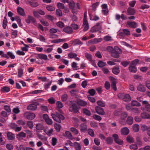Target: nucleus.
Masks as SVG:
<instances>
[{
  "mask_svg": "<svg viewBox=\"0 0 150 150\" xmlns=\"http://www.w3.org/2000/svg\"><path fill=\"white\" fill-rule=\"evenodd\" d=\"M126 140L127 142L129 143H132L134 142L133 138L130 136H128L127 137Z\"/></svg>",
  "mask_w": 150,
  "mask_h": 150,
  "instance_id": "nucleus-41",
  "label": "nucleus"
},
{
  "mask_svg": "<svg viewBox=\"0 0 150 150\" xmlns=\"http://www.w3.org/2000/svg\"><path fill=\"white\" fill-rule=\"evenodd\" d=\"M118 97L119 98L123 100L125 102L130 101L131 100V98L128 94L120 93L118 95Z\"/></svg>",
  "mask_w": 150,
  "mask_h": 150,
  "instance_id": "nucleus-3",
  "label": "nucleus"
},
{
  "mask_svg": "<svg viewBox=\"0 0 150 150\" xmlns=\"http://www.w3.org/2000/svg\"><path fill=\"white\" fill-rule=\"evenodd\" d=\"M132 127L133 130L134 132H138L139 131L140 127L138 124H134Z\"/></svg>",
  "mask_w": 150,
  "mask_h": 150,
  "instance_id": "nucleus-29",
  "label": "nucleus"
},
{
  "mask_svg": "<svg viewBox=\"0 0 150 150\" xmlns=\"http://www.w3.org/2000/svg\"><path fill=\"white\" fill-rule=\"evenodd\" d=\"M131 104L133 106H140L141 105L140 103L136 100H132L131 102Z\"/></svg>",
  "mask_w": 150,
  "mask_h": 150,
  "instance_id": "nucleus-34",
  "label": "nucleus"
},
{
  "mask_svg": "<svg viewBox=\"0 0 150 150\" xmlns=\"http://www.w3.org/2000/svg\"><path fill=\"white\" fill-rule=\"evenodd\" d=\"M120 115V118L121 120H125L128 114L126 112H122Z\"/></svg>",
  "mask_w": 150,
  "mask_h": 150,
  "instance_id": "nucleus-36",
  "label": "nucleus"
},
{
  "mask_svg": "<svg viewBox=\"0 0 150 150\" xmlns=\"http://www.w3.org/2000/svg\"><path fill=\"white\" fill-rule=\"evenodd\" d=\"M73 42H74V46H75L76 45H82L83 44V43L80 40L78 39H76L73 40V41H72Z\"/></svg>",
  "mask_w": 150,
  "mask_h": 150,
  "instance_id": "nucleus-26",
  "label": "nucleus"
},
{
  "mask_svg": "<svg viewBox=\"0 0 150 150\" xmlns=\"http://www.w3.org/2000/svg\"><path fill=\"white\" fill-rule=\"evenodd\" d=\"M97 64L99 67L103 68V67L107 65V64L105 62L100 61L98 62Z\"/></svg>",
  "mask_w": 150,
  "mask_h": 150,
  "instance_id": "nucleus-27",
  "label": "nucleus"
},
{
  "mask_svg": "<svg viewBox=\"0 0 150 150\" xmlns=\"http://www.w3.org/2000/svg\"><path fill=\"white\" fill-rule=\"evenodd\" d=\"M54 127L57 132H59L60 131L61 128V126L60 125L55 123L54 125Z\"/></svg>",
  "mask_w": 150,
  "mask_h": 150,
  "instance_id": "nucleus-37",
  "label": "nucleus"
},
{
  "mask_svg": "<svg viewBox=\"0 0 150 150\" xmlns=\"http://www.w3.org/2000/svg\"><path fill=\"white\" fill-rule=\"evenodd\" d=\"M127 123L129 125H132L133 122V119L131 116H129L126 121Z\"/></svg>",
  "mask_w": 150,
  "mask_h": 150,
  "instance_id": "nucleus-22",
  "label": "nucleus"
},
{
  "mask_svg": "<svg viewBox=\"0 0 150 150\" xmlns=\"http://www.w3.org/2000/svg\"><path fill=\"white\" fill-rule=\"evenodd\" d=\"M56 13L57 16L61 17L62 16V11L59 8L56 10Z\"/></svg>",
  "mask_w": 150,
  "mask_h": 150,
  "instance_id": "nucleus-43",
  "label": "nucleus"
},
{
  "mask_svg": "<svg viewBox=\"0 0 150 150\" xmlns=\"http://www.w3.org/2000/svg\"><path fill=\"white\" fill-rule=\"evenodd\" d=\"M26 22L28 24H30L31 22L33 24L36 22V19L32 16L30 15H28V18L25 20Z\"/></svg>",
  "mask_w": 150,
  "mask_h": 150,
  "instance_id": "nucleus-8",
  "label": "nucleus"
},
{
  "mask_svg": "<svg viewBox=\"0 0 150 150\" xmlns=\"http://www.w3.org/2000/svg\"><path fill=\"white\" fill-rule=\"evenodd\" d=\"M70 131L75 134H77L79 132L78 130L76 128L73 127H71Z\"/></svg>",
  "mask_w": 150,
  "mask_h": 150,
  "instance_id": "nucleus-61",
  "label": "nucleus"
},
{
  "mask_svg": "<svg viewBox=\"0 0 150 150\" xmlns=\"http://www.w3.org/2000/svg\"><path fill=\"white\" fill-rule=\"evenodd\" d=\"M122 53L121 49L118 47L115 46L114 50L111 52V56L115 58H118L120 57V54Z\"/></svg>",
  "mask_w": 150,
  "mask_h": 150,
  "instance_id": "nucleus-1",
  "label": "nucleus"
},
{
  "mask_svg": "<svg viewBox=\"0 0 150 150\" xmlns=\"http://www.w3.org/2000/svg\"><path fill=\"white\" fill-rule=\"evenodd\" d=\"M111 87L113 89L116 91L117 90L116 87V82L115 81H113L111 83Z\"/></svg>",
  "mask_w": 150,
  "mask_h": 150,
  "instance_id": "nucleus-47",
  "label": "nucleus"
},
{
  "mask_svg": "<svg viewBox=\"0 0 150 150\" xmlns=\"http://www.w3.org/2000/svg\"><path fill=\"white\" fill-rule=\"evenodd\" d=\"M35 117V115L33 113H29L26 116L27 118L29 120H32Z\"/></svg>",
  "mask_w": 150,
  "mask_h": 150,
  "instance_id": "nucleus-28",
  "label": "nucleus"
},
{
  "mask_svg": "<svg viewBox=\"0 0 150 150\" xmlns=\"http://www.w3.org/2000/svg\"><path fill=\"white\" fill-rule=\"evenodd\" d=\"M137 90L141 92H144L146 91V88L144 85L139 83L137 87Z\"/></svg>",
  "mask_w": 150,
  "mask_h": 150,
  "instance_id": "nucleus-14",
  "label": "nucleus"
},
{
  "mask_svg": "<svg viewBox=\"0 0 150 150\" xmlns=\"http://www.w3.org/2000/svg\"><path fill=\"white\" fill-rule=\"evenodd\" d=\"M65 136H66L70 140H72L73 139L72 135L71 132L69 131H66L65 132Z\"/></svg>",
  "mask_w": 150,
  "mask_h": 150,
  "instance_id": "nucleus-30",
  "label": "nucleus"
},
{
  "mask_svg": "<svg viewBox=\"0 0 150 150\" xmlns=\"http://www.w3.org/2000/svg\"><path fill=\"white\" fill-rule=\"evenodd\" d=\"M139 62V60L138 59H136L132 61L130 65H132L133 66H135L138 64Z\"/></svg>",
  "mask_w": 150,
  "mask_h": 150,
  "instance_id": "nucleus-46",
  "label": "nucleus"
},
{
  "mask_svg": "<svg viewBox=\"0 0 150 150\" xmlns=\"http://www.w3.org/2000/svg\"><path fill=\"white\" fill-rule=\"evenodd\" d=\"M88 134L91 136L93 137L94 136V131L92 129L89 128L88 129Z\"/></svg>",
  "mask_w": 150,
  "mask_h": 150,
  "instance_id": "nucleus-57",
  "label": "nucleus"
},
{
  "mask_svg": "<svg viewBox=\"0 0 150 150\" xmlns=\"http://www.w3.org/2000/svg\"><path fill=\"white\" fill-rule=\"evenodd\" d=\"M8 21H7V19L6 16H5L4 18V19L3 22L2 26L4 29H5L6 26L7 25Z\"/></svg>",
  "mask_w": 150,
  "mask_h": 150,
  "instance_id": "nucleus-35",
  "label": "nucleus"
},
{
  "mask_svg": "<svg viewBox=\"0 0 150 150\" xmlns=\"http://www.w3.org/2000/svg\"><path fill=\"white\" fill-rule=\"evenodd\" d=\"M66 39H58L52 40L51 42L52 43H59L63 42H65L66 41Z\"/></svg>",
  "mask_w": 150,
  "mask_h": 150,
  "instance_id": "nucleus-32",
  "label": "nucleus"
},
{
  "mask_svg": "<svg viewBox=\"0 0 150 150\" xmlns=\"http://www.w3.org/2000/svg\"><path fill=\"white\" fill-rule=\"evenodd\" d=\"M51 116L54 121L59 123H61V120H63L65 118L63 115L60 114L58 112H56L55 114L52 113Z\"/></svg>",
  "mask_w": 150,
  "mask_h": 150,
  "instance_id": "nucleus-2",
  "label": "nucleus"
},
{
  "mask_svg": "<svg viewBox=\"0 0 150 150\" xmlns=\"http://www.w3.org/2000/svg\"><path fill=\"white\" fill-rule=\"evenodd\" d=\"M7 136L8 139L10 140H13L15 137L14 134L11 132H8L7 133Z\"/></svg>",
  "mask_w": 150,
  "mask_h": 150,
  "instance_id": "nucleus-20",
  "label": "nucleus"
},
{
  "mask_svg": "<svg viewBox=\"0 0 150 150\" xmlns=\"http://www.w3.org/2000/svg\"><path fill=\"white\" fill-rule=\"evenodd\" d=\"M104 86L105 88L107 90L110 89V83L108 81H106L104 84Z\"/></svg>",
  "mask_w": 150,
  "mask_h": 150,
  "instance_id": "nucleus-56",
  "label": "nucleus"
},
{
  "mask_svg": "<svg viewBox=\"0 0 150 150\" xmlns=\"http://www.w3.org/2000/svg\"><path fill=\"white\" fill-rule=\"evenodd\" d=\"M63 31L67 34H70L72 33L73 30L71 27L67 26L63 29Z\"/></svg>",
  "mask_w": 150,
  "mask_h": 150,
  "instance_id": "nucleus-7",
  "label": "nucleus"
},
{
  "mask_svg": "<svg viewBox=\"0 0 150 150\" xmlns=\"http://www.w3.org/2000/svg\"><path fill=\"white\" fill-rule=\"evenodd\" d=\"M93 118L98 121H100L102 120V118L101 117L98 115H94L93 116Z\"/></svg>",
  "mask_w": 150,
  "mask_h": 150,
  "instance_id": "nucleus-52",
  "label": "nucleus"
},
{
  "mask_svg": "<svg viewBox=\"0 0 150 150\" xmlns=\"http://www.w3.org/2000/svg\"><path fill=\"white\" fill-rule=\"evenodd\" d=\"M121 132L122 135H127L129 132V130L128 128L125 127L121 129Z\"/></svg>",
  "mask_w": 150,
  "mask_h": 150,
  "instance_id": "nucleus-13",
  "label": "nucleus"
},
{
  "mask_svg": "<svg viewBox=\"0 0 150 150\" xmlns=\"http://www.w3.org/2000/svg\"><path fill=\"white\" fill-rule=\"evenodd\" d=\"M80 129L81 132H84L87 130V126L86 123H81L80 125Z\"/></svg>",
  "mask_w": 150,
  "mask_h": 150,
  "instance_id": "nucleus-18",
  "label": "nucleus"
},
{
  "mask_svg": "<svg viewBox=\"0 0 150 150\" xmlns=\"http://www.w3.org/2000/svg\"><path fill=\"white\" fill-rule=\"evenodd\" d=\"M82 112L84 114L88 116H90L91 115L90 111L86 108H83L82 109Z\"/></svg>",
  "mask_w": 150,
  "mask_h": 150,
  "instance_id": "nucleus-25",
  "label": "nucleus"
},
{
  "mask_svg": "<svg viewBox=\"0 0 150 150\" xmlns=\"http://www.w3.org/2000/svg\"><path fill=\"white\" fill-rule=\"evenodd\" d=\"M71 103V106H70L69 109V111L71 112H73L74 113H77L79 111L80 108L75 103L73 102L70 101Z\"/></svg>",
  "mask_w": 150,
  "mask_h": 150,
  "instance_id": "nucleus-4",
  "label": "nucleus"
},
{
  "mask_svg": "<svg viewBox=\"0 0 150 150\" xmlns=\"http://www.w3.org/2000/svg\"><path fill=\"white\" fill-rule=\"evenodd\" d=\"M75 148L76 150H81V146L80 144L77 142L74 143Z\"/></svg>",
  "mask_w": 150,
  "mask_h": 150,
  "instance_id": "nucleus-38",
  "label": "nucleus"
},
{
  "mask_svg": "<svg viewBox=\"0 0 150 150\" xmlns=\"http://www.w3.org/2000/svg\"><path fill=\"white\" fill-rule=\"evenodd\" d=\"M95 90L93 88L89 89L88 91V93L91 96H94L96 93Z\"/></svg>",
  "mask_w": 150,
  "mask_h": 150,
  "instance_id": "nucleus-50",
  "label": "nucleus"
},
{
  "mask_svg": "<svg viewBox=\"0 0 150 150\" xmlns=\"http://www.w3.org/2000/svg\"><path fill=\"white\" fill-rule=\"evenodd\" d=\"M85 56L86 57L89 61L92 60V55L89 53H86L85 54Z\"/></svg>",
  "mask_w": 150,
  "mask_h": 150,
  "instance_id": "nucleus-53",
  "label": "nucleus"
},
{
  "mask_svg": "<svg viewBox=\"0 0 150 150\" xmlns=\"http://www.w3.org/2000/svg\"><path fill=\"white\" fill-rule=\"evenodd\" d=\"M17 12L18 14L21 16H24L25 15V13L24 11V10L21 7H18Z\"/></svg>",
  "mask_w": 150,
  "mask_h": 150,
  "instance_id": "nucleus-12",
  "label": "nucleus"
},
{
  "mask_svg": "<svg viewBox=\"0 0 150 150\" xmlns=\"http://www.w3.org/2000/svg\"><path fill=\"white\" fill-rule=\"evenodd\" d=\"M23 74V70L21 68L18 69V77H21Z\"/></svg>",
  "mask_w": 150,
  "mask_h": 150,
  "instance_id": "nucleus-40",
  "label": "nucleus"
},
{
  "mask_svg": "<svg viewBox=\"0 0 150 150\" xmlns=\"http://www.w3.org/2000/svg\"><path fill=\"white\" fill-rule=\"evenodd\" d=\"M122 111L119 109H117L115 110L113 112V114L115 116H118L120 115Z\"/></svg>",
  "mask_w": 150,
  "mask_h": 150,
  "instance_id": "nucleus-31",
  "label": "nucleus"
},
{
  "mask_svg": "<svg viewBox=\"0 0 150 150\" xmlns=\"http://www.w3.org/2000/svg\"><path fill=\"white\" fill-rule=\"evenodd\" d=\"M102 28V27L101 25H100L98 28H97L96 26H94L91 28L90 30V31L92 33H93L99 31Z\"/></svg>",
  "mask_w": 150,
  "mask_h": 150,
  "instance_id": "nucleus-15",
  "label": "nucleus"
},
{
  "mask_svg": "<svg viewBox=\"0 0 150 150\" xmlns=\"http://www.w3.org/2000/svg\"><path fill=\"white\" fill-rule=\"evenodd\" d=\"M141 117L144 119H148L150 118V115L146 112H143L141 114Z\"/></svg>",
  "mask_w": 150,
  "mask_h": 150,
  "instance_id": "nucleus-23",
  "label": "nucleus"
},
{
  "mask_svg": "<svg viewBox=\"0 0 150 150\" xmlns=\"http://www.w3.org/2000/svg\"><path fill=\"white\" fill-rule=\"evenodd\" d=\"M97 105L100 107H105V105L104 103L102 101L99 100L97 101Z\"/></svg>",
  "mask_w": 150,
  "mask_h": 150,
  "instance_id": "nucleus-45",
  "label": "nucleus"
},
{
  "mask_svg": "<svg viewBox=\"0 0 150 150\" xmlns=\"http://www.w3.org/2000/svg\"><path fill=\"white\" fill-rule=\"evenodd\" d=\"M43 127L41 124H38L36 125V128L37 130H41L43 129Z\"/></svg>",
  "mask_w": 150,
  "mask_h": 150,
  "instance_id": "nucleus-51",
  "label": "nucleus"
},
{
  "mask_svg": "<svg viewBox=\"0 0 150 150\" xmlns=\"http://www.w3.org/2000/svg\"><path fill=\"white\" fill-rule=\"evenodd\" d=\"M128 70L131 72L134 73H136L137 71L136 66H133L131 65H129L128 67Z\"/></svg>",
  "mask_w": 150,
  "mask_h": 150,
  "instance_id": "nucleus-17",
  "label": "nucleus"
},
{
  "mask_svg": "<svg viewBox=\"0 0 150 150\" xmlns=\"http://www.w3.org/2000/svg\"><path fill=\"white\" fill-rule=\"evenodd\" d=\"M57 26L60 28H62L64 27V23L61 21H59L56 23Z\"/></svg>",
  "mask_w": 150,
  "mask_h": 150,
  "instance_id": "nucleus-62",
  "label": "nucleus"
},
{
  "mask_svg": "<svg viewBox=\"0 0 150 150\" xmlns=\"http://www.w3.org/2000/svg\"><path fill=\"white\" fill-rule=\"evenodd\" d=\"M39 105V103L36 102H34L33 103L30 104L27 108V109L28 110H35L37 108V105Z\"/></svg>",
  "mask_w": 150,
  "mask_h": 150,
  "instance_id": "nucleus-5",
  "label": "nucleus"
},
{
  "mask_svg": "<svg viewBox=\"0 0 150 150\" xmlns=\"http://www.w3.org/2000/svg\"><path fill=\"white\" fill-rule=\"evenodd\" d=\"M10 90V88L8 86H4L3 88H1V89L0 91L1 92H8Z\"/></svg>",
  "mask_w": 150,
  "mask_h": 150,
  "instance_id": "nucleus-33",
  "label": "nucleus"
},
{
  "mask_svg": "<svg viewBox=\"0 0 150 150\" xmlns=\"http://www.w3.org/2000/svg\"><path fill=\"white\" fill-rule=\"evenodd\" d=\"M4 109L5 110L6 112L9 113L11 112V109L9 106L7 105H5L4 107Z\"/></svg>",
  "mask_w": 150,
  "mask_h": 150,
  "instance_id": "nucleus-60",
  "label": "nucleus"
},
{
  "mask_svg": "<svg viewBox=\"0 0 150 150\" xmlns=\"http://www.w3.org/2000/svg\"><path fill=\"white\" fill-rule=\"evenodd\" d=\"M148 129V127L145 125H143L141 126V129L143 132L147 131Z\"/></svg>",
  "mask_w": 150,
  "mask_h": 150,
  "instance_id": "nucleus-63",
  "label": "nucleus"
},
{
  "mask_svg": "<svg viewBox=\"0 0 150 150\" xmlns=\"http://www.w3.org/2000/svg\"><path fill=\"white\" fill-rule=\"evenodd\" d=\"M83 26H84L83 29V31L84 32L87 31L89 28L88 21H83Z\"/></svg>",
  "mask_w": 150,
  "mask_h": 150,
  "instance_id": "nucleus-24",
  "label": "nucleus"
},
{
  "mask_svg": "<svg viewBox=\"0 0 150 150\" xmlns=\"http://www.w3.org/2000/svg\"><path fill=\"white\" fill-rule=\"evenodd\" d=\"M136 12V11L134 8L129 7L127 9L126 14L128 16L133 15Z\"/></svg>",
  "mask_w": 150,
  "mask_h": 150,
  "instance_id": "nucleus-10",
  "label": "nucleus"
},
{
  "mask_svg": "<svg viewBox=\"0 0 150 150\" xmlns=\"http://www.w3.org/2000/svg\"><path fill=\"white\" fill-rule=\"evenodd\" d=\"M106 142L108 144H111L113 142V140L111 137H109L107 138Z\"/></svg>",
  "mask_w": 150,
  "mask_h": 150,
  "instance_id": "nucleus-42",
  "label": "nucleus"
},
{
  "mask_svg": "<svg viewBox=\"0 0 150 150\" xmlns=\"http://www.w3.org/2000/svg\"><path fill=\"white\" fill-rule=\"evenodd\" d=\"M76 103L78 105L82 106H86L87 104L86 101L80 99L77 100Z\"/></svg>",
  "mask_w": 150,
  "mask_h": 150,
  "instance_id": "nucleus-21",
  "label": "nucleus"
},
{
  "mask_svg": "<svg viewBox=\"0 0 150 150\" xmlns=\"http://www.w3.org/2000/svg\"><path fill=\"white\" fill-rule=\"evenodd\" d=\"M129 148L131 149L136 150L138 149V146L137 144H133L129 146Z\"/></svg>",
  "mask_w": 150,
  "mask_h": 150,
  "instance_id": "nucleus-64",
  "label": "nucleus"
},
{
  "mask_svg": "<svg viewBox=\"0 0 150 150\" xmlns=\"http://www.w3.org/2000/svg\"><path fill=\"white\" fill-rule=\"evenodd\" d=\"M112 73L116 75H118L120 72L119 66H116L112 68Z\"/></svg>",
  "mask_w": 150,
  "mask_h": 150,
  "instance_id": "nucleus-11",
  "label": "nucleus"
},
{
  "mask_svg": "<svg viewBox=\"0 0 150 150\" xmlns=\"http://www.w3.org/2000/svg\"><path fill=\"white\" fill-rule=\"evenodd\" d=\"M7 54L12 59H13L15 58V56L11 52H7Z\"/></svg>",
  "mask_w": 150,
  "mask_h": 150,
  "instance_id": "nucleus-55",
  "label": "nucleus"
},
{
  "mask_svg": "<svg viewBox=\"0 0 150 150\" xmlns=\"http://www.w3.org/2000/svg\"><path fill=\"white\" fill-rule=\"evenodd\" d=\"M95 110L96 112L98 114L102 115L105 114V112L103 109L99 106L96 107Z\"/></svg>",
  "mask_w": 150,
  "mask_h": 150,
  "instance_id": "nucleus-6",
  "label": "nucleus"
},
{
  "mask_svg": "<svg viewBox=\"0 0 150 150\" xmlns=\"http://www.w3.org/2000/svg\"><path fill=\"white\" fill-rule=\"evenodd\" d=\"M127 25L132 28H135L138 26L137 23L134 21L127 22Z\"/></svg>",
  "mask_w": 150,
  "mask_h": 150,
  "instance_id": "nucleus-16",
  "label": "nucleus"
},
{
  "mask_svg": "<svg viewBox=\"0 0 150 150\" xmlns=\"http://www.w3.org/2000/svg\"><path fill=\"white\" fill-rule=\"evenodd\" d=\"M99 2H96L92 4V10L94 11H96V8H97V6L99 5Z\"/></svg>",
  "mask_w": 150,
  "mask_h": 150,
  "instance_id": "nucleus-48",
  "label": "nucleus"
},
{
  "mask_svg": "<svg viewBox=\"0 0 150 150\" xmlns=\"http://www.w3.org/2000/svg\"><path fill=\"white\" fill-rule=\"evenodd\" d=\"M27 2L30 6L32 7H36L39 6L38 3L35 0H28Z\"/></svg>",
  "mask_w": 150,
  "mask_h": 150,
  "instance_id": "nucleus-9",
  "label": "nucleus"
},
{
  "mask_svg": "<svg viewBox=\"0 0 150 150\" xmlns=\"http://www.w3.org/2000/svg\"><path fill=\"white\" fill-rule=\"evenodd\" d=\"M77 55L76 53L71 52L68 55V57L70 58H72L76 57Z\"/></svg>",
  "mask_w": 150,
  "mask_h": 150,
  "instance_id": "nucleus-59",
  "label": "nucleus"
},
{
  "mask_svg": "<svg viewBox=\"0 0 150 150\" xmlns=\"http://www.w3.org/2000/svg\"><path fill=\"white\" fill-rule=\"evenodd\" d=\"M46 9L49 11H52L55 10V7L50 5H47L46 7Z\"/></svg>",
  "mask_w": 150,
  "mask_h": 150,
  "instance_id": "nucleus-39",
  "label": "nucleus"
},
{
  "mask_svg": "<svg viewBox=\"0 0 150 150\" xmlns=\"http://www.w3.org/2000/svg\"><path fill=\"white\" fill-rule=\"evenodd\" d=\"M130 61H123L121 62V64L124 67H127L130 63Z\"/></svg>",
  "mask_w": 150,
  "mask_h": 150,
  "instance_id": "nucleus-54",
  "label": "nucleus"
},
{
  "mask_svg": "<svg viewBox=\"0 0 150 150\" xmlns=\"http://www.w3.org/2000/svg\"><path fill=\"white\" fill-rule=\"evenodd\" d=\"M69 7L70 9L74 8L75 6V3L73 1H70L69 4Z\"/></svg>",
  "mask_w": 150,
  "mask_h": 150,
  "instance_id": "nucleus-58",
  "label": "nucleus"
},
{
  "mask_svg": "<svg viewBox=\"0 0 150 150\" xmlns=\"http://www.w3.org/2000/svg\"><path fill=\"white\" fill-rule=\"evenodd\" d=\"M38 57H36L37 59H43L44 60H47L48 59L47 56L43 54H37Z\"/></svg>",
  "mask_w": 150,
  "mask_h": 150,
  "instance_id": "nucleus-19",
  "label": "nucleus"
},
{
  "mask_svg": "<svg viewBox=\"0 0 150 150\" xmlns=\"http://www.w3.org/2000/svg\"><path fill=\"white\" fill-rule=\"evenodd\" d=\"M26 136V134L25 133L23 132H21L20 133L18 134L16 136L17 138H21V137H25Z\"/></svg>",
  "mask_w": 150,
  "mask_h": 150,
  "instance_id": "nucleus-49",
  "label": "nucleus"
},
{
  "mask_svg": "<svg viewBox=\"0 0 150 150\" xmlns=\"http://www.w3.org/2000/svg\"><path fill=\"white\" fill-rule=\"evenodd\" d=\"M68 98V96L66 94H64L62 95L61 97V99L62 101H66L67 99Z\"/></svg>",
  "mask_w": 150,
  "mask_h": 150,
  "instance_id": "nucleus-44",
  "label": "nucleus"
}]
</instances>
